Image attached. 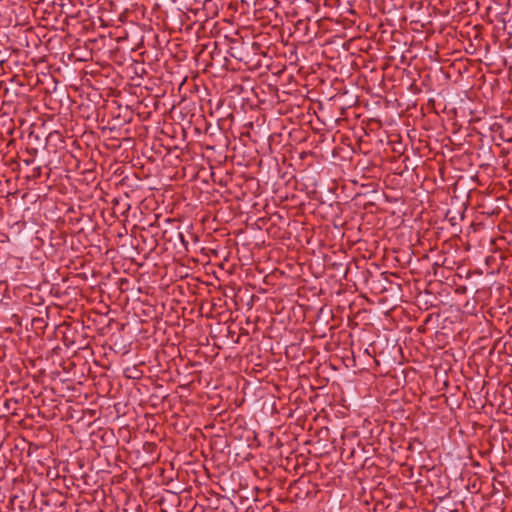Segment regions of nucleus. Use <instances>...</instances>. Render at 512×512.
I'll return each instance as SVG.
<instances>
[{
    "instance_id": "nucleus-1",
    "label": "nucleus",
    "mask_w": 512,
    "mask_h": 512,
    "mask_svg": "<svg viewBox=\"0 0 512 512\" xmlns=\"http://www.w3.org/2000/svg\"><path fill=\"white\" fill-rule=\"evenodd\" d=\"M127 377H129V378H133V379L138 378V376H134V375H127Z\"/></svg>"
}]
</instances>
